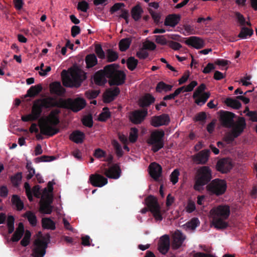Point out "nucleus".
<instances>
[{
	"instance_id": "55",
	"label": "nucleus",
	"mask_w": 257,
	"mask_h": 257,
	"mask_svg": "<svg viewBox=\"0 0 257 257\" xmlns=\"http://www.w3.org/2000/svg\"><path fill=\"white\" fill-rule=\"evenodd\" d=\"M157 43L161 45H165L168 44V42L163 35H157L155 36Z\"/></svg>"
},
{
	"instance_id": "57",
	"label": "nucleus",
	"mask_w": 257,
	"mask_h": 257,
	"mask_svg": "<svg viewBox=\"0 0 257 257\" xmlns=\"http://www.w3.org/2000/svg\"><path fill=\"white\" fill-rule=\"evenodd\" d=\"M112 144L113 147L115 148L116 151V153L118 157H121L122 156V151L120 145L119 143L116 141L113 140L112 142Z\"/></svg>"
},
{
	"instance_id": "32",
	"label": "nucleus",
	"mask_w": 257,
	"mask_h": 257,
	"mask_svg": "<svg viewBox=\"0 0 257 257\" xmlns=\"http://www.w3.org/2000/svg\"><path fill=\"white\" fill-rule=\"evenodd\" d=\"M50 88L52 93L58 95L63 94L65 92V90L61 86V83L58 82H55L51 84Z\"/></svg>"
},
{
	"instance_id": "35",
	"label": "nucleus",
	"mask_w": 257,
	"mask_h": 257,
	"mask_svg": "<svg viewBox=\"0 0 257 257\" xmlns=\"http://www.w3.org/2000/svg\"><path fill=\"white\" fill-rule=\"evenodd\" d=\"M154 100L155 99L152 96L147 94L140 99L139 104L142 107L147 106L150 105Z\"/></svg>"
},
{
	"instance_id": "41",
	"label": "nucleus",
	"mask_w": 257,
	"mask_h": 257,
	"mask_svg": "<svg viewBox=\"0 0 257 257\" xmlns=\"http://www.w3.org/2000/svg\"><path fill=\"white\" fill-rule=\"evenodd\" d=\"M85 61L87 67L88 68L95 66L97 63L96 57L94 54H89L87 55L86 57Z\"/></svg>"
},
{
	"instance_id": "60",
	"label": "nucleus",
	"mask_w": 257,
	"mask_h": 257,
	"mask_svg": "<svg viewBox=\"0 0 257 257\" xmlns=\"http://www.w3.org/2000/svg\"><path fill=\"white\" fill-rule=\"evenodd\" d=\"M150 14L155 22H159L161 18V14L160 12L153 10H150Z\"/></svg>"
},
{
	"instance_id": "46",
	"label": "nucleus",
	"mask_w": 257,
	"mask_h": 257,
	"mask_svg": "<svg viewBox=\"0 0 257 257\" xmlns=\"http://www.w3.org/2000/svg\"><path fill=\"white\" fill-rule=\"evenodd\" d=\"M110 114L109 109L107 107L103 108L102 111L100 113L98 119L100 121H105L110 117Z\"/></svg>"
},
{
	"instance_id": "63",
	"label": "nucleus",
	"mask_w": 257,
	"mask_h": 257,
	"mask_svg": "<svg viewBox=\"0 0 257 257\" xmlns=\"http://www.w3.org/2000/svg\"><path fill=\"white\" fill-rule=\"evenodd\" d=\"M137 56L140 59H145L148 56V53L147 51L143 48L141 49L138 51L137 53Z\"/></svg>"
},
{
	"instance_id": "42",
	"label": "nucleus",
	"mask_w": 257,
	"mask_h": 257,
	"mask_svg": "<svg viewBox=\"0 0 257 257\" xmlns=\"http://www.w3.org/2000/svg\"><path fill=\"white\" fill-rule=\"evenodd\" d=\"M253 33V31L252 29L242 27L238 35V37L242 39H245L247 37H250Z\"/></svg>"
},
{
	"instance_id": "38",
	"label": "nucleus",
	"mask_w": 257,
	"mask_h": 257,
	"mask_svg": "<svg viewBox=\"0 0 257 257\" xmlns=\"http://www.w3.org/2000/svg\"><path fill=\"white\" fill-rule=\"evenodd\" d=\"M13 205L18 210H22L24 208V203L17 195H13L12 198Z\"/></svg>"
},
{
	"instance_id": "36",
	"label": "nucleus",
	"mask_w": 257,
	"mask_h": 257,
	"mask_svg": "<svg viewBox=\"0 0 257 257\" xmlns=\"http://www.w3.org/2000/svg\"><path fill=\"white\" fill-rule=\"evenodd\" d=\"M42 87L41 84L32 86L28 90L26 96L34 97L42 90Z\"/></svg>"
},
{
	"instance_id": "9",
	"label": "nucleus",
	"mask_w": 257,
	"mask_h": 257,
	"mask_svg": "<svg viewBox=\"0 0 257 257\" xmlns=\"http://www.w3.org/2000/svg\"><path fill=\"white\" fill-rule=\"evenodd\" d=\"M246 123L243 117H239L231 125L230 133L225 138V140L227 143L231 142L235 138L238 137L243 132Z\"/></svg>"
},
{
	"instance_id": "49",
	"label": "nucleus",
	"mask_w": 257,
	"mask_h": 257,
	"mask_svg": "<svg viewBox=\"0 0 257 257\" xmlns=\"http://www.w3.org/2000/svg\"><path fill=\"white\" fill-rule=\"evenodd\" d=\"M14 221L15 219L13 216H9L7 220V226L8 227V231L11 233L14 230Z\"/></svg>"
},
{
	"instance_id": "13",
	"label": "nucleus",
	"mask_w": 257,
	"mask_h": 257,
	"mask_svg": "<svg viewBox=\"0 0 257 257\" xmlns=\"http://www.w3.org/2000/svg\"><path fill=\"white\" fill-rule=\"evenodd\" d=\"M164 133L162 131L154 132L152 133L151 138L148 141L149 144L152 145V150L156 152L163 147V138Z\"/></svg>"
},
{
	"instance_id": "8",
	"label": "nucleus",
	"mask_w": 257,
	"mask_h": 257,
	"mask_svg": "<svg viewBox=\"0 0 257 257\" xmlns=\"http://www.w3.org/2000/svg\"><path fill=\"white\" fill-rule=\"evenodd\" d=\"M146 203L153 214L156 222H161L163 219V213L156 197L150 196L146 199Z\"/></svg>"
},
{
	"instance_id": "44",
	"label": "nucleus",
	"mask_w": 257,
	"mask_h": 257,
	"mask_svg": "<svg viewBox=\"0 0 257 257\" xmlns=\"http://www.w3.org/2000/svg\"><path fill=\"white\" fill-rule=\"evenodd\" d=\"M24 216L27 218L29 223L32 226H35L36 225L37 220L36 216L34 213L31 211H28L24 214Z\"/></svg>"
},
{
	"instance_id": "53",
	"label": "nucleus",
	"mask_w": 257,
	"mask_h": 257,
	"mask_svg": "<svg viewBox=\"0 0 257 257\" xmlns=\"http://www.w3.org/2000/svg\"><path fill=\"white\" fill-rule=\"evenodd\" d=\"M138 61L133 57L130 58L127 61V67L130 70H133L137 66Z\"/></svg>"
},
{
	"instance_id": "29",
	"label": "nucleus",
	"mask_w": 257,
	"mask_h": 257,
	"mask_svg": "<svg viewBox=\"0 0 257 257\" xmlns=\"http://www.w3.org/2000/svg\"><path fill=\"white\" fill-rule=\"evenodd\" d=\"M119 89L117 87L107 90L103 94V100L105 102H110L112 101L116 96L119 93Z\"/></svg>"
},
{
	"instance_id": "17",
	"label": "nucleus",
	"mask_w": 257,
	"mask_h": 257,
	"mask_svg": "<svg viewBox=\"0 0 257 257\" xmlns=\"http://www.w3.org/2000/svg\"><path fill=\"white\" fill-rule=\"evenodd\" d=\"M61 99L55 100L52 97H47L42 99H39L36 102L39 103V105L42 107H50L52 106H57L59 107H62V106L60 105V101Z\"/></svg>"
},
{
	"instance_id": "34",
	"label": "nucleus",
	"mask_w": 257,
	"mask_h": 257,
	"mask_svg": "<svg viewBox=\"0 0 257 257\" xmlns=\"http://www.w3.org/2000/svg\"><path fill=\"white\" fill-rule=\"evenodd\" d=\"M84 138V134L77 131L72 133L70 136V139L76 143H81Z\"/></svg>"
},
{
	"instance_id": "5",
	"label": "nucleus",
	"mask_w": 257,
	"mask_h": 257,
	"mask_svg": "<svg viewBox=\"0 0 257 257\" xmlns=\"http://www.w3.org/2000/svg\"><path fill=\"white\" fill-rule=\"evenodd\" d=\"M212 179L211 171L207 166H203L197 170L195 178L194 189L201 192L204 189V186Z\"/></svg>"
},
{
	"instance_id": "16",
	"label": "nucleus",
	"mask_w": 257,
	"mask_h": 257,
	"mask_svg": "<svg viewBox=\"0 0 257 257\" xmlns=\"http://www.w3.org/2000/svg\"><path fill=\"white\" fill-rule=\"evenodd\" d=\"M101 172L108 178L117 179L120 176L121 170L117 165H114L108 169L101 168Z\"/></svg>"
},
{
	"instance_id": "2",
	"label": "nucleus",
	"mask_w": 257,
	"mask_h": 257,
	"mask_svg": "<svg viewBox=\"0 0 257 257\" xmlns=\"http://www.w3.org/2000/svg\"><path fill=\"white\" fill-rule=\"evenodd\" d=\"M59 112V109H55L52 110L47 116L39 120L38 125L42 134L52 136L59 132L57 125L59 122L58 117Z\"/></svg>"
},
{
	"instance_id": "45",
	"label": "nucleus",
	"mask_w": 257,
	"mask_h": 257,
	"mask_svg": "<svg viewBox=\"0 0 257 257\" xmlns=\"http://www.w3.org/2000/svg\"><path fill=\"white\" fill-rule=\"evenodd\" d=\"M225 103L227 105L235 109H238L241 106V103L238 100L231 98H227L225 100Z\"/></svg>"
},
{
	"instance_id": "33",
	"label": "nucleus",
	"mask_w": 257,
	"mask_h": 257,
	"mask_svg": "<svg viewBox=\"0 0 257 257\" xmlns=\"http://www.w3.org/2000/svg\"><path fill=\"white\" fill-rule=\"evenodd\" d=\"M24 232V227L23 223L20 222L18 224V226L16 229L15 232L14 233L13 237H12V240L13 241H19Z\"/></svg>"
},
{
	"instance_id": "51",
	"label": "nucleus",
	"mask_w": 257,
	"mask_h": 257,
	"mask_svg": "<svg viewBox=\"0 0 257 257\" xmlns=\"http://www.w3.org/2000/svg\"><path fill=\"white\" fill-rule=\"evenodd\" d=\"M171 89V86L166 84L163 82H159L156 87V90L158 92H161L163 90L167 91Z\"/></svg>"
},
{
	"instance_id": "52",
	"label": "nucleus",
	"mask_w": 257,
	"mask_h": 257,
	"mask_svg": "<svg viewBox=\"0 0 257 257\" xmlns=\"http://www.w3.org/2000/svg\"><path fill=\"white\" fill-rule=\"evenodd\" d=\"M31 236V232L28 230H26L25 233L24 237L21 241V243L23 246H26L28 245Z\"/></svg>"
},
{
	"instance_id": "23",
	"label": "nucleus",
	"mask_w": 257,
	"mask_h": 257,
	"mask_svg": "<svg viewBox=\"0 0 257 257\" xmlns=\"http://www.w3.org/2000/svg\"><path fill=\"white\" fill-rule=\"evenodd\" d=\"M210 151L208 150H203L193 156V160L197 164H203L207 162L209 156Z\"/></svg>"
},
{
	"instance_id": "59",
	"label": "nucleus",
	"mask_w": 257,
	"mask_h": 257,
	"mask_svg": "<svg viewBox=\"0 0 257 257\" xmlns=\"http://www.w3.org/2000/svg\"><path fill=\"white\" fill-rule=\"evenodd\" d=\"M143 48L146 50H154L156 48V44L151 41H146L143 43Z\"/></svg>"
},
{
	"instance_id": "25",
	"label": "nucleus",
	"mask_w": 257,
	"mask_h": 257,
	"mask_svg": "<svg viewBox=\"0 0 257 257\" xmlns=\"http://www.w3.org/2000/svg\"><path fill=\"white\" fill-rule=\"evenodd\" d=\"M170 247V238L168 235L162 236L159 240L158 249L163 254L166 253Z\"/></svg>"
},
{
	"instance_id": "48",
	"label": "nucleus",
	"mask_w": 257,
	"mask_h": 257,
	"mask_svg": "<svg viewBox=\"0 0 257 257\" xmlns=\"http://www.w3.org/2000/svg\"><path fill=\"white\" fill-rule=\"evenodd\" d=\"M182 33L185 36H188L195 33L194 28L192 26L189 25L184 26L183 30Z\"/></svg>"
},
{
	"instance_id": "37",
	"label": "nucleus",
	"mask_w": 257,
	"mask_h": 257,
	"mask_svg": "<svg viewBox=\"0 0 257 257\" xmlns=\"http://www.w3.org/2000/svg\"><path fill=\"white\" fill-rule=\"evenodd\" d=\"M200 224V221L197 218H194L190 221L184 225L187 230H191L195 229Z\"/></svg>"
},
{
	"instance_id": "30",
	"label": "nucleus",
	"mask_w": 257,
	"mask_h": 257,
	"mask_svg": "<svg viewBox=\"0 0 257 257\" xmlns=\"http://www.w3.org/2000/svg\"><path fill=\"white\" fill-rule=\"evenodd\" d=\"M180 20V17L179 16L176 15H170L166 18L164 24L166 26L174 27L178 24Z\"/></svg>"
},
{
	"instance_id": "4",
	"label": "nucleus",
	"mask_w": 257,
	"mask_h": 257,
	"mask_svg": "<svg viewBox=\"0 0 257 257\" xmlns=\"http://www.w3.org/2000/svg\"><path fill=\"white\" fill-rule=\"evenodd\" d=\"M104 74L109 78L110 85H119L124 82L125 73L118 70V65L114 64L107 65L104 67Z\"/></svg>"
},
{
	"instance_id": "56",
	"label": "nucleus",
	"mask_w": 257,
	"mask_h": 257,
	"mask_svg": "<svg viewBox=\"0 0 257 257\" xmlns=\"http://www.w3.org/2000/svg\"><path fill=\"white\" fill-rule=\"evenodd\" d=\"M236 19L238 22L241 26L250 25V23L248 22H246L244 17L239 13H236L235 14Z\"/></svg>"
},
{
	"instance_id": "26",
	"label": "nucleus",
	"mask_w": 257,
	"mask_h": 257,
	"mask_svg": "<svg viewBox=\"0 0 257 257\" xmlns=\"http://www.w3.org/2000/svg\"><path fill=\"white\" fill-rule=\"evenodd\" d=\"M24 187L27 195L30 201H32L33 200V194H34V195L37 198L40 197V196L41 195L40 186H35L33 188L32 191L31 190L30 186L28 183H25Z\"/></svg>"
},
{
	"instance_id": "28",
	"label": "nucleus",
	"mask_w": 257,
	"mask_h": 257,
	"mask_svg": "<svg viewBox=\"0 0 257 257\" xmlns=\"http://www.w3.org/2000/svg\"><path fill=\"white\" fill-rule=\"evenodd\" d=\"M185 239V236L180 231H175L173 234V246L175 248L180 247Z\"/></svg>"
},
{
	"instance_id": "11",
	"label": "nucleus",
	"mask_w": 257,
	"mask_h": 257,
	"mask_svg": "<svg viewBox=\"0 0 257 257\" xmlns=\"http://www.w3.org/2000/svg\"><path fill=\"white\" fill-rule=\"evenodd\" d=\"M60 103L63 108H69L75 112L82 109L86 105L85 100L80 97L74 99L71 98L61 99Z\"/></svg>"
},
{
	"instance_id": "40",
	"label": "nucleus",
	"mask_w": 257,
	"mask_h": 257,
	"mask_svg": "<svg viewBox=\"0 0 257 257\" xmlns=\"http://www.w3.org/2000/svg\"><path fill=\"white\" fill-rule=\"evenodd\" d=\"M132 42V39L130 38H126L121 40L119 43V49L121 51L126 50L130 47Z\"/></svg>"
},
{
	"instance_id": "39",
	"label": "nucleus",
	"mask_w": 257,
	"mask_h": 257,
	"mask_svg": "<svg viewBox=\"0 0 257 257\" xmlns=\"http://www.w3.org/2000/svg\"><path fill=\"white\" fill-rule=\"evenodd\" d=\"M142 13L143 10L139 5L135 6L132 10V16L133 18L135 21L139 20L141 17Z\"/></svg>"
},
{
	"instance_id": "20",
	"label": "nucleus",
	"mask_w": 257,
	"mask_h": 257,
	"mask_svg": "<svg viewBox=\"0 0 257 257\" xmlns=\"http://www.w3.org/2000/svg\"><path fill=\"white\" fill-rule=\"evenodd\" d=\"M170 122V118L167 114H162L159 116H154L152 118L151 123L155 127L167 125Z\"/></svg>"
},
{
	"instance_id": "31",
	"label": "nucleus",
	"mask_w": 257,
	"mask_h": 257,
	"mask_svg": "<svg viewBox=\"0 0 257 257\" xmlns=\"http://www.w3.org/2000/svg\"><path fill=\"white\" fill-rule=\"evenodd\" d=\"M104 69L96 73L94 76V82L99 85H103L107 81V77L104 74Z\"/></svg>"
},
{
	"instance_id": "22",
	"label": "nucleus",
	"mask_w": 257,
	"mask_h": 257,
	"mask_svg": "<svg viewBox=\"0 0 257 257\" xmlns=\"http://www.w3.org/2000/svg\"><path fill=\"white\" fill-rule=\"evenodd\" d=\"M232 165L229 159H223L218 161L216 168L218 171L222 173H227L232 168Z\"/></svg>"
},
{
	"instance_id": "58",
	"label": "nucleus",
	"mask_w": 257,
	"mask_h": 257,
	"mask_svg": "<svg viewBox=\"0 0 257 257\" xmlns=\"http://www.w3.org/2000/svg\"><path fill=\"white\" fill-rule=\"evenodd\" d=\"M179 175V171L177 169H175L171 173L170 176V180L173 184H175L178 181V177Z\"/></svg>"
},
{
	"instance_id": "54",
	"label": "nucleus",
	"mask_w": 257,
	"mask_h": 257,
	"mask_svg": "<svg viewBox=\"0 0 257 257\" xmlns=\"http://www.w3.org/2000/svg\"><path fill=\"white\" fill-rule=\"evenodd\" d=\"M118 58L117 54L111 50H108L107 53V58L109 62L116 60Z\"/></svg>"
},
{
	"instance_id": "7",
	"label": "nucleus",
	"mask_w": 257,
	"mask_h": 257,
	"mask_svg": "<svg viewBox=\"0 0 257 257\" xmlns=\"http://www.w3.org/2000/svg\"><path fill=\"white\" fill-rule=\"evenodd\" d=\"M49 242V235L48 234L42 235L40 232L35 241L33 255L34 257H43L46 253V249Z\"/></svg>"
},
{
	"instance_id": "18",
	"label": "nucleus",
	"mask_w": 257,
	"mask_h": 257,
	"mask_svg": "<svg viewBox=\"0 0 257 257\" xmlns=\"http://www.w3.org/2000/svg\"><path fill=\"white\" fill-rule=\"evenodd\" d=\"M89 181L93 186L98 187H102L107 183V179L98 174L91 175Z\"/></svg>"
},
{
	"instance_id": "24",
	"label": "nucleus",
	"mask_w": 257,
	"mask_h": 257,
	"mask_svg": "<svg viewBox=\"0 0 257 257\" xmlns=\"http://www.w3.org/2000/svg\"><path fill=\"white\" fill-rule=\"evenodd\" d=\"M234 114L231 112L225 111L220 115V122L222 125L226 127H230L233 123Z\"/></svg>"
},
{
	"instance_id": "15",
	"label": "nucleus",
	"mask_w": 257,
	"mask_h": 257,
	"mask_svg": "<svg viewBox=\"0 0 257 257\" xmlns=\"http://www.w3.org/2000/svg\"><path fill=\"white\" fill-rule=\"evenodd\" d=\"M42 108L36 101L32 106L31 113L22 116L23 121H31L37 119L41 115Z\"/></svg>"
},
{
	"instance_id": "3",
	"label": "nucleus",
	"mask_w": 257,
	"mask_h": 257,
	"mask_svg": "<svg viewBox=\"0 0 257 257\" xmlns=\"http://www.w3.org/2000/svg\"><path fill=\"white\" fill-rule=\"evenodd\" d=\"M63 83L66 87H78L85 79L84 73L77 68H71L68 71L63 70L61 73Z\"/></svg>"
},
{
	"instance_id": "21",
	"label": "nucleus",
	"mask_w": 257,
	"mask_h": 257,
	"mask_svg": "<svg viewBox=\"0 0 257 257\" xmlns=\"http://www.w3.org/2000/svg\"><path fill=\"white\" fill-rule=\"evenodd\" d=\"M185 43L187 45L197 49H201L205 45L204 42L202 39L195 36H192L187 38L185 41Z\"/></svg>"
},
{
	"instance_id": "64",
	"label": "nucleus",
	"mask_w": 257,
	"mask_h": 257,
	"mask_svg": "<svg viewBox=\"0 0 257 257\" xmlns=\"http://www.w3.org/2000/svg\"><path fill=\"white\" fill-rule=\"evenodd\" d=\"M78 9L83 12H86L88 8V4L85 1H82L78 4Z\"/></svg>"
},
{
	"instance_id": "14",
	"label": "nucleus",
	"mask_w": 257,
	"mask_h": 257,
	"mask_svg": "<svg viewBox=\"0 0 257 257\" xmlns=\"http://www.w3.org/2000/svg\"><path fill=\"white\" fill-rule=\"evenodd\" d=\"M42 108L36 101L32 106L31 113L22 116L23 121H31L37 119L41 115Z\"/></svg>"
},
{
	"instance_id": "50",
	"label": "nucleus",
	"mask_w": 257,
	"mask_h": 257,
	"mask_svg": "<svg viewBox=\"0 0 257 257\" xmlns=\"http://www.w3.org/2000/svg\"><path fill=\"white\" fill-rule=\"evenodd\" d=\"M197 85V82L196 81H192L190 84L185 86L180 87L182 88L181 92H190L193 90L194 88Z\"/></svg>"
},
{
	"instance_id": "27",
	"label": "nucleus",
	"mask_w": 257,
	"mask_h": 257,
	"mask_svg": "<svg viewBox=\"0 0 257 257\" xmlns=\"http://www.w3.org/2000/svg\"><path fill=\"white\" fill-rule=\"evenodd\" d=\"M149 173L155 180H157L161 175L162 167L157 163H153L149 166Z\"/></svg>"
},
{
	"instance_id": "43",
	"label": "nucleus",
	"mask_w": 257,
	"mask_h": 257,
	"mask_svg": "<svg viewBox=\"0 0 257 257\" xmlns=\"http://www.w3.org/2000/svg\"><path fill=\"white\" fill-rule=\"evenodd\" d=\"M42 226L43 228L47 229L54 230L55 228V223L51 219L48 218L42 219Z\"/></svg>"
},
{
	"instance_id": "10",
	"label": "nucleus",
	"mask_w": 257,
	"mask_h": 257,
	"mask_svg": "<svg viewBox=\"0 0 257 257\" xmlns=\"http://www.w3.org/2000/svg\"><path fill=\"white\" fill-rule=\"evenodd\" d=\"M207 190L212 194L219 196L223 194L227 189L225 180L219 179L213 180L206 187Z\"/></svg>"
},
{
	"instance_id": "6",
	"label": "nucleus",
	"mask_w": 257,
	"mask_h": 257,
	"mask_svg": "<svg viewBox=\"0 0 257 257\" xmlns=\"http://www.w3.org/2000/svg\"><path fill=\"white\" fill-rule=\"evenodd\" d=\"M55 184L53 181H50L47 187L43 190L40 201V211L44 214H50L52 211L53 186Z\"/></svg>"
},
{
	"instance_id": "61",
	"label": "nucleus",
	"mask_w": 257,
	"mask_h": 257,
	"mask_svg": "<svg viewBox=\"0 0 257 257\" xmlns=\"http://www.w3.org/2000/svg\"><path fill=\"white\" fill-rule=\"evenodd\" d=\"M82 122L85 126L91 127L92 126L93 121L91 116H85L82 119Z\"/></svg>"
},
{
	"instance_id": "62",
	"label": "nucleus",
	"mask_w": 257,
	"mask_h": 257,
	"mask_svg": "<svg viewBox=\"0 0 257 257\" xmlns=\"http://www.w3.org/2000/svg\"><path fill=\"white\" fill-rule=\"evenodd\" d=\"M196 209L195 204L192 201H189L185 208L186 211L188 213L193 212Z\"/></svg>"
},
{
	"instance_id": "12",
	"label": "nucleus",
	"mask_w": 257,
	"mask_h": 257,
	"mask_svg": "<svg viewBox=\"0 0 257 257\" xmlns=\"http://www.w3.org/2000/svg\"><path fill=\"white\" fill-rule=\"evenodd\" d=\"M206 86L204 84L200 85L194 91L193 97L195 99V102L198 105H202L205 103L210 96L209 92H204Z\"/></svg>"
},
{
	"instance_id": "1",
	"label": "nucleus",
	"mask_w": 257,
	"mask_h": 257,
	"mask_svg": "<svg viewBox=\"0 0 257 257\" xmlns=\"http://www.w3.org/2000/svg\"><path fill=\"white\" fill-rule=\"evenodd\" d=\"M230 214L228 205H220L213 207L209 212V217L211 219V224L218 229H223L228 226L226 220Z\"/></svg>"
},
{
	"instance_id": "19",
	"label": "nucleus",
	"mask_w": 257,
	"mask_h": 257,
	"mask_svg": "<svg viewBox=\"0 0 257 257\" xmlns=\"http://www.w3.org/2000/svg\"><path fill=\"white\" fill-rule=\"evenodd\" d=\"M148 114L147 110H136L130 115V118L132 122L138 124L141 123Z\"/></svg>"
},
{
	"instance_id": "47",
	"label": "nucleus",
	"mask_w": 257,
	"mask_h": 257,
	"mask_svg": "<svg viewBox=\"0 0 257 257\" xmlns=\"http://www.w3.org/2000/svg\"><path fill=\"white\" fill-rule=\"evenodd\" d=\"M138 137V130L136 128H132L129 135L128 140L131 143L135 142Z\"/></svg>"
}]
</instances>
